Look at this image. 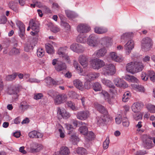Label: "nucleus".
<instances>
[{
	"label": "nucleus",
	"mask_w": 155,
	"mask_h": 155,
	"mask_svg": "<svg viewBox=\"0 0 155 155\" xmlns=\"http://www.w3.org/2000/svg\"><path fill=\"white\" fill-rule=\"evenodd\" d=\"M73 65L74 68L78 71V73L81 74V75L85 76V79L87 81H91L94 80L98 77L100 75L99 73L95 72L89 73L88 74H82L81 73L82 72L83 70L80 67L77 61L75 60L74 61Z\"/></svg>",
	"instance_id": "obj_1"
},
{
	"label": "nucleus",
	"mask_w": 155,
	"mask_h": 155,
	"mask_svg": "<svg viewBox=\"0 0 155 155\" xmlns=\"http://www.w3.org/2000/svg\"><path fill=\"white\" fill-rule=\"evenodd\" d=\"M102 68V73L105 76H110L114 75L116 72L114 65L111 63L106 64Z\"/></svg>",
	"instance_id": "obj_2"
},
{
	"label": "nucleus",
	"mask_w": 155,
	"mask_h": 155,
	"mask_svg": "<svg viewBox=\"0 0 155 155\" xmlns=\"http://www.w3.org/2000/svg\"><path fill=\"white\" fill-rule=\"evenodd\" d=\"M52 64L55 65V69L58 72L62 71L65 70L67 67L66 64L64 62L54 59L52 60Z\"/></svg>",
	"instance_id": "obj_3"
},
{
	"label": "nucleus",
	"mask_w": 155,
	"mask_h": 155,
	"mask_svg": "<svg viewBox=\"0 0 155 155\" xmlns=\"http://www.w3.org/2000/svg\"><path fill=\"white\" fill-rule=\"evenodd\" d=\"M142 48L147 51L150 50L152 45V40L149 37L143 38L142 41Z\"/></svg>",
	"instance_id": "obj_4"
},
{
	"label": "nucleus",
	"mask_w": 155,
	"mask_h": 155,
	"mask_svg": "<svg viewBox=\"0 0 155 155\" xmlns=\"http://www.w3.org/2000/svg\"><path fill=\"white\" fill-rule=\"evenodd\" d=\"M104 64V62L103 60L98 58L93 59L91 61V65L94 69H99L103 67Z\"/></svg>",
	"instance_id": "obj_5"
},
{
	"label": "nucleus",
	"mask_w": 155,
	"mask_h": 155,
	"mask_svg": "<svg viewBox=\"0 0 155 155\" xmlns=\"http://www.w3.org/2000/svg\"><path fill=\"white\" fill-rule=\"evenodd\" d=\"M68 99L66 94L63 93L57 95L54 99V103L56 105H58L65 102Z\"/></svg>",
	"instance_id": "obj_6"
},
{
	"label": "nucleus",
	"mask_w": 155,
	"mask_h": 155,
	"mask_svg": "<svg viewBox=\"0 0 155 155\" xmlns=\"http://www.w3.org/2000/svg\"><path fill=\"white\" fill-rule=\"evenodd\" d=\"M151 137L144 135L143 137V145L146 148L150 149L152 147V141L150 140Z\"/></svg>",
	"instance_id": "obj_7"
},
{
	"label": "nucleus",
	"mask_w": 155,
	"mask_h": 155,
	"mask_svg": "<svg viewBox=\"0 0 155 155\" xmlns=\"http://www.w3.org/2000/svg\"><path fill=\"white\" fill-rule=\"evenodd\" d=\"M113 82L115 85L118 87L125 88L128 86L125 82L119 78H116L113 80Z\"/></svg>",
	"instance_id": "obj_8"
},
{
	"label": "nucleus",
	"mask_w": 155,
	"mask_h": 155,
	"mask_svg": "<svg viewBox=\"0 0 155 155\" xmlns=\"http://www.w3.org/2000/svg\"><path fill=\"white\" fill-rule=\"evenodd\" d=\"M57 110V114L58 118L63 117L64 119H66L70 117V114L65 109H63L61 110L59 107H58Z\"/></svg>",
	"instance_id": "obj_9"
},
{
	"label": "nucleus",
	"mask_w": 155,
	"mask_h": 155,
	"mask_svg": "<svg viewBox=\"0 0 155 155\" xmlns=\"http://www.w3.org/2000/svg\"><path fill=\"white\" fill-rule=\"evenodd\" d=\"M77 30L80 33H84L88 32L90 30V28L86 24H81L77 26Z\"/></svg>",
	"instance_id": "obj_10"
},
{
	"label": "nucleus",
	"mask_w": 155,
	"mask_h": 155,
	"mask_svg": "<svg viewBox=\"0 0 155 155\" xmlns=\"http://www.w3.org/2000/svg\"><path fill=\"white\" fill-rule=\"evenodd\" d=\"M89 112L88 111H81L77 113V117L80 120H84L89 117Z\"/></svg>",
	"instance_id": "obj_11"
},
{
	"label": "nucleus",
	"mask_w": 155,
	"mask_h": 155,
	"mask_svg": "<svg viewBox=\"0 0 155 155\" xmlns=\"http://www.w3.org/2000/svg\"><path fill=\"white\" fill-rule=\"evenodd\" d=\"M88 44L92 47H95L97 45V38L94 34L91 35L87 39Z\"/></svg>",
	"instance_id": "obj_12"
},
{
	"label": "nucleus",
	"mask_w": 155,
	"mask_h": 155,
	"mask_svg": "<svg viewBox=\"0 0 155 155\" xmlns=\"http://www.w3.org/2000/svg\"><path fill=\"white\" fill-rule=\"evenodd\" d=\"M16 24L17 26L19 28L20 32L19 33V35L22 39H24L25 35V28L23 24L20 21H17Z\"/></svg>",
	"instance_id": "obj_13"
},
{
	"label": "nucleus",
	"mask_w": 155,
	"mask_h": 155,
	"mask_svg": "<svg viewBox=\"0 0 155 155\" xmlns=\"http://www.w3.org/2000/svg\"><path fill=\"white\" fill-rule=\"evenodd\" d=\"M70 48L74 51L78 53H82L84 51V48L81 45L76 43L72 44L70 46Z\"/></svg>",
	"instance_id": "obj_14"
},
{
	"label": "nucleus",
	"mask_w": 155,
	"mask_h": 155,
	"mask_svg": "<svg viewBox=\"0 0 155 155\" xmlns=\"http://www.w3.org/2000/svg\"><path fill=\"white\" fill-rule=\"evenodd\" d=\"M102 83L105 85L107 86L110 88H111L113 89L110 90L111 92L114 93L116 91V87L113 84L112 82L110 80L103 78L101 79Z\"/></svg>",
	"instance_id": "obj_15"
},
{
	"label": "nucleus",
	"mask_w": 155,
	"mask_h": 155,
	"mask_svg": "<svg viewBox=\"0 0 155 155\" xmlns=\"http://www.w3.org/2000/svg\"><path fill=\"white\" fill-rule=\"evenodd\" d=\"M42 149V146L40 144L36 143H33L30 146L31 152L34 153L38 152Z\"/></svg>",
	"instance_id": "obj_16"
},
{
	"label": "nucleus",
	"mask_w": 155,
	"mask_h": 155,
	"mask_svg": "<svg viewBox=\"0 0 155 155\" xmlns=\"http://www.w3.org/2000/svg\"><path fill=\"white\" fill-rule=\"evenodd\" d=\"M94 106L95 108L100 113L104 115H107L108 114L107 110L104 106L96 102L94 103Z\"/></svg>",
	"instance_id": "obj_17"
},
{
	"label": "nucleus",
	"mask_w": 155,
	"mask_h": 155,
	"mask_svg": "<svg viewBox=\"0 0 155 155\" xmlns=\"http://www.w3.org/2000/svg\"><path fill=\"white\" fill-rule=\"evenodd\" d=\"M45 81L48 86H50L52 84L53 86H56L61 84L62 83L61 81H59L55 80L54 79L51 78V77L48 78L46 79Z\"/></svg>",
	"instance_id": "obj_18"
},
{
	"label": "nucleus",
	"mask_w": 155,
	"mask_h": 155,
	"mask_svg": "<svg viewBox=\"0 0 155 155\" xmlns=\"http://www.w3.org/2000/svg\"><path fill=\"white\" fill-rule=\"evenodd\" d=\"M134 42L133 40H130L125 45V48L126 51V54H129L131 50L134 48Z\"/></svg>",
	"instance_id": "obj_19"
},
{
	"label": "nucleus",
	"mask_w": 155,
	"mask_h": 155,
	"mask_svg": "<svg viewBox=\"0 0 155 155\" xmlns=\"http://www.w3.org/2000/svg\"><path fill=\"white\" fill-rule=\"evenodd\" d=\"M78 61L83 67L85 68L88 65V58L84 55H81L78 58Z\"/></svg>",
	"instance_id": "obj_20"
},
{
	"label": "nucleus",
	"mask_w": 155,
	"mask_h": 155,
	"mask_svg": "<svg viewBox=\"0 0 155 155\" xmlns=\"http://www.w3.org/2000/svg\"><path fill=\"white\" fill-rule=\"evenodd\" d=\"M7 92L10 95H15V99L18 98V95L17 94V90L16 87L15 86H10L8 88Z\"/></svg>",
	"instance_id": "obj_21"
},
{
	"label": "nucleus",
	"mask_w": 155,
	"mask_h": 155,
	"mask_svg": "<svg viewBox=\"0 0 155 155\" xmlns=\"http://www.w3.org/2000/svg\"><path fill=\"white\" fill-rule=\"evenodd\" d=\"M143 106V104L140 102L134 103L132 105L131 108L132 110L134 113L138 112Z\"/></svg>",
	"instance_id": "obj_22"
},
{
	"label": "nucleus",
	"mask_w": 155,
	"mask_h": 155,
	"mask_svg": "<svg viewBox=\"0 0 155 155\" xmlns=\"http://www.w3.org/2000/svg\"><path fill=\"white\" fill-rule=\"evenodd\" d=\"M107 52V50L104 48H101L95 51L94 54L98 58L104 56Z\"/></svg>",
	"instance_id": "obj_23"
},
{
	"label": "nucleus",
	"mask_w": 155,
	"mask_h": 155,
	"mask_svg": "<svg viewBox=\"0 0 155 155\" xmlns=\"http://www.w3.org/2000/svg\"><path fill=\"white\" fill-rule=\"evenodd\" d=\"M110 56L112 60L117 62H121L124 59L123 57L121 56H118L117 54L114 52L110 53Z\"/></svg>",
	"instance_id": "obj_24"
},
{
	"label": "nucleus",
	"mask_w": 155,
	"mask_h": 155,
	"mask_svg": "<svg viewBox=\"0 0 155 155\" xmlns=\"http://www.w3.org/2000/svg\"><path fill=\"white\" fill-rule=\"evenodd\" d=\"M127 71L132 74L135 73V64L134 62H130L128 63L126 66Z\"/></svg>",
	"instance_id": "obj_25"
},
{
	"label": "nucleus",
	"mask_w": 155,
	"mask_h": 155,
	"mask_svg": "<svg viewBox=\"0 0 155 155\" xmlns=\"http://www.w3.org/2000/svg\"><path fill=\"white\" fill-rule=\"evenodd\" d=\"M28 136L30 137L31 138H40L42 137L43 135L39 132L35 130H33L29 133Z\"/></svg>",
	"instance_id": "obj_26"
},
{
	"label": "nucleus",
	"mask_w": 155,
	"mask_h": 155,
	"mask_svg": "<svg viewBox=\"0 0 155 155\" xmlns=\"http://www.w3.org/2000/svg\"><path fill=\"white\" fill-rule=\"evenodd\" d=\"M101 43L102 45L108 47L111 45L112 39L110 37H104L102 39Z\"/></svg>",
	"instance_id": "obj_27"
},
{
	"label": "nucleus",
	"mask_w": 155,
	"mask_h": 155,
	"mask_svg": "<svg viewBox=\"0 0 155 155\" xmlns=\"http://www.w3.org/2000/svg\"><path fill=\"white\" fill-rule=\"evenodd\" d=\"M94 29L96 33L99 34L105 33L108 31L107 28L103 27H96Z\"/></svg>",
	"instance_id": "obj_28"
},
{
	"label": "nucleus",
	"mask_w": 155,
	"mask_h": 155,
	"mask_svg": "<svg viewBox=\"0 0 155 155\" xmlns=\"http://www.w3.org/2000/svg\"><path fill=\"white\" fill-rule=\"evenodd\" d=\"M135 73L141 71L143 68L144 66L141 62H135Z\"/></svg>",
	"instance_id": "obj_29"
},
{
	"label": "nucleus",
	"mask_w": 155,
	"mask_h": 155,
	"mask_svg": "<svg viewBox=\"0 0 155 155\" xmlns=\"http://www.w3.org/2000/svg\"><path fill=\"white\" fill-rule=\"evenodd\" d=\"M74 85L78 89L81 91L84 90V87L82 82L79 79H76L74 81Z\"/></svg>",
	"instance_id": "obj_30"
},
{
	"label": "nucleus",
	"mask_w": 155,
	"mask_h": 155,
	"mask_svg": "<svg viewBox=\"0 0 155 155\" xmlns=\"http://www.w3.org/2000/svg\"><path fill=\"white\" fill-rule=\"evenodd\" d=\"M92 88L95 91H100L102 89L101 84L98 82H95L93 83Z\"/></svg>",
	"instance_id": "obj_31"
},
{
	"label": "nucleus",
	"mask_w": 155,
	"mask_h": 155,
	"mask_svg": "<svg viewBox=\"0 0 155 155\" xmlns=\"http://www.w3.org/2000/svg\"><path fill=\"white\" fill-rule=\"evenodd\" d=\"M133 36L132 32L126 33L122 35L121 37V39L124 40H127L131 38Z\"/></svg>",
	"instance_id": "obj_32"
},
{
	"label": "nucleus",
	"mask_w": 155,
	"mask_h": 155,
	"mask_svg": "<svg viewBox=\"0 0 155 155\" xmlns=\"http://www.w3.org/2000/svg\"><path fill=\"white\" fill-rule=\"evenodd\" d=\"M45 47L47 52L49 54H53L54 52V50L53 46L50 44L45 45Z\"/></svg>",
	"instance_id": "obj_33"
},
{
	"label": "nucleus",
	"mask_w": 155,
	"mask_h": 155,
	"mask_svg": "<svg viewBox=\"0 0 155 155\" xmlns=\"http://www.w3.org/2000/svg\"><path fill=\"white\" fill-rule=\"evenodd\" d=\"M76 40L78 42L84 43L87 41L86 36L84 35H79L77 37Z\"/></svg>",
	"instance_id": "obj_34"
},
{
	"label": "nucleus",
	"mask_w": 155,
	"mask_h": 155,
	"mask_svg": "<svg viewBox=\"0 0 155 155\" xmlns=\"http://www.w3.org/2000/svg\"><path fill=\"white\" fill-rule=\"evenodd\" d=\"M60 154L62 155H67L70 153V151L66 147H62L60 149Z\"/></svg>",
	"instance_id": "obj_35"
},
{
	"label": "nucleus",
	"mask_w": 155,
	"mask_h": 155,
	"mask_svg": "<svg viewBox=\"0 0 155 155\" xmlns=\"http://www.w3.org/2000/svg\"><path fill=\"white\" fill-rule=\"evenodd\" d=\"M101 93L104 97L105 100H106L109 104H112V102L110 99L109 98V95L106 91L104 90H102Z\"/></svg>",
	"instance_id": "obj_36"
},
{
	"label": "nucleus",
	"mask_w": 155,
	"mask_h": 155,
	"mask_svg": "<svg viewBox=\"0 0 155 155\" xmlns=\"http://www.w3.org/2000/svg\"><path fill=\"white\" fill-rule=\"evenodd\" d=\"M78 131L81 134L86 135L88 132V129L86 126H82L79 127Z\"/></svg>",
	"instance_id": "obj_37"
},
{
	"label": "nucleus",
	"mask_w": 155,
	"mask_h": 155,
	"mask_svg": "<svg viewBox=\"0 0 155 155\" xmlns=\"http://www.w3.org/2000/svg\"><path fill=\"white\" fill-rule=\"evenodd\" d=\"M29 25L31 26V28L33 31L39 32V27L36 23L30 21L29 23Z\"/></svg>",
	"instance_id": "obj_38"
},
{
	"label": "nucleus",
	"mask_w": 155,
	"mask_h": 155,
	"mask_svg": "<svg viewBox=\"0 0 155 155\" xmlns=\"http://www.w3.org/2000/svg\"><path fill=\"white\" fill-rule=\"evenodd\" d=\"M17 76V73H13L12 74L7 76L6 78V80L7 81H12L15 79Z\"/></svg>",
	"instance_id": "obj_39"
},
{
	"label": "nucleus",
	"mask_w": 155,
	"mask_h": 155,
	"mask_svg": "<svg viewBox=\"0 0 155 155\" xmlns=\"http://www.w3.org/2000/svg\"><path fill=\"white\" fill-rule=\"evenodd\" d=\"M147 74L150 78V81L153 82H155V73L152 71H149L147 72Z\"/></svg>",
	"instance_id": "obj_40"
},
{
	"label": "nucleus",
	"mask_w": 155,
	"mask_h": 155,
	"mask_svg": "<svg viewBox=\"0 0 155 155\" xmlns=\"http://www.w3.org/2000/svg\"><path fill=\"white\" fill-rule=\"evenodd\" d=\"M33 48V45L31 44L30 42H29V41H28L25 45V50L26 52H29Z\"/></svg>",
	"instance_id": "obj_41"
},
{
	"label": "nucleus",
	"mask_w": 155,
	"mask_h": 155,
	"mask_svg": "<svg viewBox=\"0 0 155 155\" xmlns=\"http://www.w3.org/2000/svg\"><path fill=\"white\" fill-rule=\"evenodd\" d=\"M66 104L68 106L70 107V108L73 110H78L77 107L75 106V104L74 103L71 101H67Z\"/></svg>",
	"instance_id": "obj_42"
},
{
	"label": "nucleus",
	"mask_w": 155,
	"mask_h": 155,
	"mask_svg": "<svg viewBox=\"0 0 155 155\" xmlns=\"http://www.w3.org/2000/svg\"><path fill=\"white\" fill-rule=\"evenodd\" d=\"M125 78L127 81L129 82H137V79L136 78L133 76L128 75H126L125 76Z\"/></svg>",
	"instance_id": "obj_43"
},
{
	"label": "nucleus",
	"mask_w": 155,
	"mask_h": 155,
	"mask_svg": "<svg viewBox=\"0 0 155 155\" xmlns=\"http://www.w3.org/2000/svg\"><path fill=\"white\" fill-rule=\"evenodd\" d=\"M70 140L74 144H76L79 141V138L77 136L73 134L71 136Z\"/></svg>",
	"instance_id": "obj_44"
},
{
	"label": "nucleus",
	"mask_w": 155,
	"mask_h": 155,
	"mask_svg": "<svg viewBox=\"0 0 155 155\" xmlns=\"http://www.w3.org/2000/svg\"><path fill=\"white\" fill-rule=\"evenodd\" d=\"M20 53V51L18 49L14 48L12 49L8 53L10 55H13L18 54Z\"/></svg>",
	"instance_id": "obj_45"
},
{
	"label": "nucleus",
	"mask_w": 155,
	"mask_h": 155,
	"mask_svg": "<svg viewBox=\"0 0 155 155\" xmlns=\"http://www.w3.org/2000/svg\"><path fill=\"white\" fill-rule=\"evenodd\" d=\"M146 107L148 110L151 113H155V106L153 105L148 104L147 105Z\"/></svg>",
	"instance_id": "obj_46"
},
{
	"label": "nucleus",
	"mask_w": 155,
	"mask_h": 155,
	"mask_svg": "<svg viewBox=\"0 0 155 155\" xmlns=\"http://www.w3.org/2000/svg\"><path fill=\"white\" fill-rule=\"evenodd\" d=\"M65 13L68 17L72 18L76 17V15L74 12L70 11H66Z\"/></svg>",
	"instance_id": "obj_47"
},
{
	"label": "nucleus",
	"mask_w": 155,
	"mask_h": 155,
	"mask_svg": "<svg viewBox=\"0 0 155 155\" xmlns=\"http://www.w3.org/2000/svg\"><path fill=\"white\" fill-rule=\"evenodd\" d=\"M76 152L78 154L83 155L86 153V150L83 148L79 147L77 149Z\"/></svg>",
	"instance_id": "obj_48"
},
{
	"label": "nucleus",
	"mask_w": 155,
	"mask_h": 155,
	"mask_svg": "<svg viewBox=\"0 0 155 155\" xmlns=\"http://www.w3.org/2000/svg\"><path fill=\"white\" fill-rule=\"evenodd\" d=\"M109 142V137H107L106 139L104 141L103 144V147L104 149H106L108 148Z\"/></svg>",
	"instance_id": "obj_49"
},
{
	"label": "nucleus",
	"mask_w": 155,
	"mask_h": 155,
	"mask_svg": "<svg viewBox=\"0 0 155 155\" xmlns=\"http://www.w3.org/2000/svg\"><path fill=\"white\" fill-rule=\"evenodd\" d=\"M15 2H11L9 3V6L10 8L14 11H16L17 9L16 8L17 3L15 1Z\"/></svg>",
	"instance_id": "obj_50"
},
{
	"label": "nucleus",
	"mask_w": 155,
	"mask_h": 155,
	"mask_svg": "<svg viewBox=\"0 0 155 155\" xmlns=\"http://www.w3.org/2000/svg\"><path fill=\"white\" fill-rule=\"evenodd\" d=\"M133 115L134 118L136 120H140L142 118V115L139 112H137Z\"/></svg>",
	"instance_id": "obj_51"
},
{
	"label": "nucleus",
	"mask_w": 155,
	"mask_h": 155,
	"mask_svg": "<svg viewBox=\"0 0 155 155\" xmlns=\"http://www.w3.org/2000/svg\"><path fill=\"white\" fill-rule=\"evenodd\" d=\"M44 54V50L41 48H38L37 51V55L39 57H43Z\"/></svg>",
	"instance_id": "obj_52"
},
{
	"label": "nucleus",
	"mask_w": 155,
	"mask_h": 155,
	"mask_svg": "<svg viewBox=\"0 0 155 155\" xmlns=\"http://www.w3.org/2000/svg\"><path fill=\"white\" fill-rule=\"evenodd\" d=\"M65 49L63 48H60L58 50L57 53L60 57L63 56L65 54Z\"/></svg>",
	"instance_id": "obj_53"
},
{
	"label": "nucleus",
	"mask_w": 155,
	"mask_h": 155,
	"mask_svg": "<svg viewBox=\"0 0 155 155\" xmlns=\"http://www.w3.org/2000/svg\"><path fill=\"white\" fill-rule=\"evenodd\" d=\"M86 135H87V139L89 140H90L92 139V138H94V134L93 132L91 131L88 132Z\"/></svg>",
	"instance_id": "obj_54"
},
{
	"label": "nucleus",
	"mask_w": 155,
	"mask_h": 155,
	"mask_svg": "<svg viewBox=\"0 0 155 155\" xmlns=\"http://www.w3.org/2000/svg\"><path fill=\"white\" fill-rule=\"evenodd\" d=\"M61 26H63L64 28H66L67 30L70 29V26L69 24L66 22L65 21H62L61 22Z\"/></svg>",
	"instance_id": "obj_55"
},
{
	"label": "nucleus",
	"mask_w": 155,
	"mask_h": 155,
	"mask_svg": "<svg viewBox=\"0 0 155 155\" xmlns=\"http://www.w3.org/2000/svg\"><path fill=\"white\" fill-rule=\"evenodd\" d=\"M129 125V122L127 117H124L123 119V125L124 127H127Z\"/></svg>",
	"instance_id": "obj_56"
},
{
	"label": "nucleus",
	"mask_w": 155,
	"mask_h": 155,
	"mask_svg": "<svg viewBox=\"0 0 155 155\" xmlns=\"http://www.w3.org/2000/svg\"><path fill=\"white\" fill-rule=\"evenodd\" d=\"M141 76L142 79L144 81H146L148 79L149 76L148 74H147L144 72L142 73Z\"/></svg>",
	"instance_id": "obj_57"
},
{
	"label": "nucleus",
	"mask_w": 155,
	"mask_h": 155,
	"mask_svg": "<svg viewBox=\"0 0 155 155\" xmlns=\"http://www.w3.org/2000/svg\"><path fill=\"white\" fill-rule=\"evenodd\" d=\"M84 88L86 89H90L91 87V84L90 81H87L85 82L84 83Z\"/></svg>",
	"instance_id": "obj_58"
},
{
	"label": "nucleus",
	"mask_w": 155,
	"mask_h": 155,
	"mask_svg": "<svg viewBox=\"0 0 155 155\" xmlns=\"http://www.w3.org/2000/svg\"><path fill=\"white\" fill-rule=\"evenodd\" d=\"M24 103H21L20 106V108L22 110L24 111L27 109L28 108V105H24Z\"/></svg>",
	"instance_id": "obj_59"
},
{
	"label": "nucleus",
	"mask_w": 155,
	"mask_h": 155,
	"mask_svg": "<svg viewBox=\"0 0 155 155\" xmlns=\"http://www.w3.org/2000/svg\"><path fill=\"white\" fill-rule=\"evenodd\" d=\"M51 31L54 33H56L60 31V29L56 26H53L51 29Z\"/></svg>",
	"instance_id": "obj_60"
},
{
	"label": "nucleus",
	"mask_w": 155,
	"mask_h": 155,
	"mask_svg": "<svg viewBox=\"0 0 155 155\" xmlns=\"http://www.w3.org/2000/svg\"><path fill=\"white\" fill-rule=\"evenodd\" d=\"M27 81L30 83H39L40 81L35 78H30Z\"/></svg>",
	"instance_id": "obj_61"
},
{
	"label": "nucleus",
	"mask_w": 155,
	"mask_h": 155,
	"mask_svg": "<svg viewBox=\"0 0 155 155\" xmlns=\"http://www.w3.org/2000/svg\"><path fill=\"white\" fill-rule=\"evenodd\" d=\"M29 42H30L31 44L33 45V46H35L37 44L38 42L37 39L36 38L32 39L30 40Z\"/></svg>",
	"instance_id": "obj_62"
},
{
	"label": "nucleus",
	"mask_w": 155,
	"mask_h": 155,
	"mask_svg": "<svg viewBox=\"0 0 155 155\" xmlns=\"http://www.w3.org/2000/svg\"><path fill=\"white\" fill-rule=\"evenodd\" d=\"M43 96L41 93H38L35 94L34 96V98L36 100H38L41 99Z\"/></svg>",
	"instance_id": "obj_63"
},
{
	"label": "nucleus",
	"mask_w": 155,
	"mask_h": 155,
	"mask_svg": "<svg viewBox=\"0 0 155 155\" xmlns=\"http://www.w3.org/2000/svg\"><path fill=\"white\" fill-rule=\"evenodd\" d=\"M7 20V18L5 16H2L0 18V23L4 24L6 22Z\"/></svg>",
	"instance_id": "obj_64"
}]
</instances>
